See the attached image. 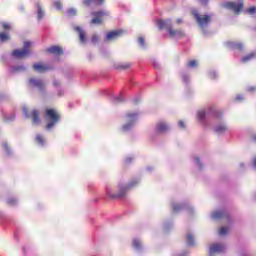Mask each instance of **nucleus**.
Listing matches in <instances>:
<instances>
[{
	"instance_id": "nucleus-1",
	"label": "nucleus",
	"mask_w": 256,
	"mask_h": 256,
	"mask_svg": "<svg viewBox=\"0 0 256 256\" xmlns=\"http://www.w3.org/2000/svg\"><path fill=\"white\" fill-rule=\"evenodd\" d=\"M157 25L159 29H166L172 39H183V37H185V32H183L181 29L173 28L171 19L158 20Z\"/></svg>"
},
{
	"instance_id": "nucleus-2",
	"label": "nucleus",
	"mask_w": 256,
	"mask_h": 256,
	"mask_svg": "<svg viewBox=\"0 0 256 256\" xmlns=\"http://www.w3.org/2000/svg\"><path fill=\"white\" fill-rule=\"evenodd\" d=\"M44 119L47 122L46 129L51 130L61 121V114H59L55 108H46L44 111Z\"/></svg>"
},
{
	"instance_id": "nucleus-3",
	"label": "nucleus",
	"mask_w": 256,
	"mask_h": 256,
	"mask_svg": "<svg viewBox=\"0 0 256 256\" xmlns=\"http://www.w3.org/2000/svg\"><path fill=\"white\" fill-rule=\"evenodd\" d=\"M138 183H139V180H132L127 186L119 185L118 193L111 192V188L107 187L106 193L108 197H110L111 199H124L125 195H127V191H129L131 187H135V185H137Z\"/></svg>"
},
{
	"instance_id": "nucleus-4",
	"label": "nucleus",
	"mask_w": 256,
	"mask_h": 256,
	"mask_svg": "<svg viewBox=\"0 0 256 256\" xmlns=\"http://www.w3.org/2000/svg\"><path fill=\"white\" fill-rule=\"evenodd\" d=\"M31 45H33L31 41H25L23 49L14 50L12 56H14L15 59H25V57H29V55H31Z\"/></svg>"
},
{
	"instance_id": "nucleus-5",
	"label": "nucleus",
	"mask_w": 256,
	"mask_h": 256,
	"mask_svg": "<svg viewBox=\"0 0 256 256\" xmlns=\"http://www.w3.org/2000/svg\"><path fill=\"white\" fill-rule=\"evenodd\" d=\"M193 17L195 18L201 29H205V27H208L209 23H211L212 21L211 15L199 14V12H193Z\"/></svg>"
},
{
	"instance_id": "nucleus-6",
	"label": "nucleus",
	"mask_w": 256,
	"mask_h": 256,
	"mask_svg": "<svg viewBox=\"0 0 256 256\" xmlns=\"http://www.w3.org/2000/svg\"><path fill=\"white\" fill-rule=\"evenodd\" d=\"M92 17H94L90 23L91 25H102L103 17H109V12L107 11H94L91 13Z\"/></svg>"
},
{
	"instance_id": "nucleus-7",
	"label": "nucleus",
	"mask_w": 256,
	"mask_h": 256,
	"mask_svg": "<svg viewBox=\"0 0 256 256\" xmlns=\"http://www.w3.org/2000/svg\"><path fill=\"white\" fill-rule=\"evenodd\" d=\"M225 7H227V9H231L232 11H234V13H236V15H239L241 11H243V7H244V2L243 0H238L237 2H227L225 4Z\"/></svg>"
},
{
	"instance_id": "nucleus-8",
	"label": "nucleus",
	"mask_w": 256,
	"mask_h": 256,
	"mask_svg": "<svg viewBox=\"0 0 256 256\" xmlns=\"http://www.w3.org/2000/svg\"><path fill=\"white\" fill-rule=\"evenodd\" d=\"M137 113H128L126 115L127 119H129V123L128 124H125L123 127H122V131H129V129H131V127H133V123H135V120L137 119Z\"/></svg>"
},
{
	"instance_id": "nucleus-9",
	"label": "nucleus",
	"mask_w": 256,
	"mask_h": 256,
	"mask_svg": "<svg viewBox=\"0 0 256 256\" xmlns=\"http://www.w3.org/2000/svg\"><path fill=\"white\" fill-rule=\"evenodd\" d=\"M49 55H63V48L60 46L54 45L46 48L45 50Z\"/></svg>"
},
{
	"instance_id": "nucleus-10",
	"label": "nucleus",
	"mask_w": 256,
	"mask_h": 256,
	"mask_svg": "<svg viewBox=\"0 0 256 256\" xmlns=\"http://www.w3.org/2000/svg\"><path fill=\"white\" fill-rule=\"evenodd\" d=\"M225 251V246L222 244H212L209 248V253L211 256L215 255L216 253H223Z\"/></svg>"
},
{
	"instance_id": "nucleus-11",
	"label": "nucleus",
	"mask_w": 256,
	"mask_h": 256,
	"mask_svg": "<svg viewBox=\"0 0 256 256\" xmlns=\"http://www.w3.org/2000/svg\"><path fill=\"white\" fill-rule=\"evenodd\" d=\"M125 33L123 30H114L107 33L106 39L108 41H114V39H119Z\"/></svg>"
},
{
	"instance_id": "nucleus-12",
	"label": "nucleus",
	"mask_w": 256,
	"mask_h": 256,
	"mask_svg": "<svg viewBox=\"0 0 256 256\" xmlns=\"http://www.w3.org/2000/svg\"><path fill=\"white\" fill-rule=\"evenodd\" d=\"M34 71H37L38 73H46V71H51V67L47 66L43 63H35L33 64Z\"/></svg>"
},
{
	"instance_id": "nucleus-13",
	"label": "nucleus",
	"mask_w": 256,
	"mask_h": 256,
	"mask_svg": "<svg viewBox=\"0 0 256 256\" xmlns=\"http://www.w3.org/2000/svg\"><path fill=\"white\" fill-rule=\"evenodd\" d=\"M29 83L30 85H33V87H37V89H39L40 91H43V89H45V82H43V80L30 78Z\"/></svg>"
},
{
	"instance_id": "nucleus-14",
	"label": "nucleus",
	"mask_w": 256,
	"mask_h": 256,
	"mask_svg": "<svg viewBox=\"0 0 256 256\" xmlns=\"http://www.w3.org/2000/svg\"><path fill=\"white\" fill-rule=\"evenodd\" d=\"M156 131L158 133H167L169 131V125L164 121H160L156 124Z\"/></svg>"
},
{
	"instance_id": "nucleus-15",
	"label": "nucleus",
	"mask_w": 256,
	"mask_h": 256,
	"mask_svg": "<svg viewBox=\"0 0 256 256\" xmlns=\"http://www.w3.org/2000/svg\"><path fill=\"white\" fill-rule=\"evenodd\" d=\"M74 30L79 33L80 43H85V41H87V34L85 33V31H83V29H81V27L79 26L74 27Z\"/></svg>"
},
{
	"instance_id": "nucleus-16",
	"label": "nucleus",
	"mask_w": 256,
	"mask_h": 256,
	"mask_svg": "<svg viewBox=\"0 0 256 256\" xmlns=\"http://www.w3.org/2000/svg\"><path fill=\"white\" fill-rule=\"evenodd\" d=\"M31 117H32V123L34 125H38V123L41 122V119L39 118V110H33L31 113Z\"/></svg>"
},
{
	"instance_id": "nucleus-17",
	"label": "nucleus",
	"mask_w": 256,
	"mask_h": 256,
	"mask_svg": "<svg viewBox=\"0 0 256 256\" xmlns=\"http://www.w3.org/2000/svg\"><path fill=\"white\" fill-rule=\"evenodd\" d=\"M224 217H227V212L225 211H215L212 213L213 219H224Z\"/></svg>"
},
{
	"instance_id": "nucleus-18",
	"label": "nucleus",
	"mask_w": 256,
	"mask_h": 256,
	"mask_svg": "<svg viewBox=\"0 0 256 256\" xmlns=\"http://www.w3.org/2000/svg\"><path fill=\"white\" fill-rule=\"evenodd\" d=\"M93 3H95V0H83L85 7H91ZM103 3H105V0H98V5H103Z\"/></svg>"
},
{
	"instance_id": "nucleus-19",
	"label": "nucleus",
	"mask_w": 256,
	"mask_h": 256,
	"mask_svg": "<svg viewBox=\"0 0 256 256\" xmlns=\"http://www.w3.org/2000/svg\"><path fill=\"white\" fill-rule=\"evenodd\" d=\"M38 7V11H37V17L39 19V21H41V19H43L45 13L43 12V8L41 7V4L37 3L36 4Z\"/></svg>"
},
{
	"instance_id": "nucleus-20",
	"label": "nucleus",
	"mask_w": 256,
	"mask_h": 256,
	"mask_svg": "<svg viewBox=\"0 0 256 256\" xmlns=\"http://www.w3.org/2000/svg\"><path fill=\"white\" fill-rule=\"evenodd\" d=\"M225 131H227V125L225 124H220L215 128L216 133H225Z\"/></svg>"
},
{
	"instance_id": "nucleus-21",
	"label": "nucleus",
	"mask_w": 256,
	"mask_h": 256,
	"mask_svg": "<svg viewBox=\"0 0 256 256\" xmlns=\"http://www.w3.org/2000/svg\"><path fill=\"white\" fill-rule=\"evenodd\" d=\"M230 47H232V49H237L238 51H242L243 50V44L239 43V42H232V43H230Z\"/></svg>"
},
{
	"instance_id": "nucleus-22",
	"label": "nucleus",
	"mask_w": 256,
	"mask_h": 256,
	"mask_svg": "<svg viewBox=\"0 0 256 256\" xmlns=\"http://www.w3.org/2000/svg\"><path fill=\"white\" fill-rule=\"evenodd\" d=\"M252 59H255V53H250L242 58V63H248V61H251Z\"/></svg>"
},
{
	"instance_id": "nucleus-23",
	"label": "nucleus",
	"mask_w": 256,
	"mask_h": 256,
	"mask_svg": "<svg viewBox=\"0 0 256 256\" xmlns=\"http://www.w3.org/2000/svg\"><path fill=\"white\" fill-rule=\"evenodd\" d=\"M35 141L38 143V145H45V138H43L41 134L36 135Z\"/></svg>"
},
{
	"instance_id": "nucleus-24",
	"label": "nucleus",
	"mask_w": 256,
	"mask_h": 256,
	"mask_svg": "<svg viewBox=\"0 0 256 256\" xmlns=\"http://www.w3.org/2000/svg\"><path fill=\"white\" fill-rule=\"evenodd\" d=\"M9 39H10L9 34L5 32H0V41L2 43H5V41H9Z\"/></svg>"
},
{
	"instance_id": "nucleus-25",
	"label": "nucleus",
	"mask_w": 256,
	"mask_h": 256,
	"mask_svg": "<svg viewBox=\"0 0 256 256\" xmlns=\"http://www.w3.org/2000/svg\"><path fill=\"white\" fill-rule=\"evenodd\" d=\"M187 243L190 247H193V245H195V238H193L192 234L187 235Z\"/></svg>"
},
{
	"instance_id": "nucleus-26",
	"label": "nucleus",
	"mask_w": 256,
	"mask_h": 256,
	"mask_svg": "<svg viewBox=\"0 0 256 256\" xmlns=\"http://www.w3.org/2000/svg\"><path fill=\"white\" fill-rule=\"evenodd\" d=\"M205 110H200L198 111L197 117L199 119V121H205Z\"/></svg>"
},
{
	"instance_id": "nucleus-27",
	"label": "nucleus",
	"mask_w": 256,
	"mask_h": 256,
	"mask_svg": "<svg viewBox=\"0 0 256 256\" xmlns=\"http://www.w3.org/2000/svg\"><path fill=\"white\" fill-rule=\"evenodd\" d=\"M172 207H173L174 213H177V212L181 211V209H183V206L181 204H173Z\"/></svg>"
},
{
	"instance_id": "nucleus-28",
	"label": "nucleus",
	"mask_w": 256,
	"mask_h": 256,
	"mask_svg": "<svg viewBox=\"0 0 256 256\" xmlns=\"http://www.w3.org/2000/svg\"><path fill=\"white\" fill-rule=\"evenodd\" d=\"M132 245H133L134 249H141V241H139L137 239L133 240Z\"/></svg>"
},
{
	"instance_id": "nucleus-29",
	"label": "nucleus",
	"mask_w": 256,
	"mask_h": 256,
	"mask_svg": "<svg viewBox=\"0 0 256 256\" xmlns=\"http://www.w3.org/2000/svg\"><path fill=\"white\" fill-rule=\"evenodd\" d=\"M246 13H248V15H255L256 13V7L255 6H252L250 8H247L246 9Z\"/></svg>"
},
{
	"instance_id": "nucleus-30",
	"label": "nucleus",
	"mask_w": 256,
	"mask_h": 256,
	"mask_svg": "<svg viewBox=\"0 0 256 256\" xmlns=\"http://www.w3.org/2000/svg\"><path fill=\"white\" fill-rule=\"evenodd\" d=\"M229 233V229L227 227H221L219 230V235H227Z\"/></svg>"
},
{
	"instance_id": "nucleus-31",
	"label": "nucleus",
	"mask_w": 256,
	"mask_h": 256,
	"mask_svg": "<svg viewBox=\"0 0 256 256\" xmlns=\"http://www.w3.org/2000/svg\"><path fill=\"white\" fill-rule=\"evenodd\" d=\"M188 67H190L191 69L197 67V60H190L188 62Z\"/></svg>"
},
{
	"instance_id": "nucleus-32",
	"label": "nucleus",
	"mask_w": 256,
	"mask_h": 256,
	"mask_svg": "<svg viewBox=\"0 0 256 256\" xmlns=\"http://www.w3.org/2000/svg\"><path fill=\"white\" fill-rule=\"evenodd\" d=\"M68 15H70V17L77 15V10H75L74 8L68 9Z\"/></svg>"
},
{
	"instance_id": "nucleus-33",
	"label": "nucleus",
	"mask_w": 256,
	"mask_h": 256,
	"mask_svg": "<svg viewBox=\"0 0 256 256\" xmlns=\"http://www.w3.org/2000/svg\"><path fill=\"white\" fill-rule=\"evenodd\" d=\"M131 67V63H125L118 66V69H129Z\"/></svg>"
},
{
	"instance_id": "nucleus-34",
	"label": "nucleus",
	"mask_w": 256,
	"mask_h": 256,
	"mask_svg": "<svg viewBox=\"0 0 256 256\" xmlns=\"http://www.w3.org/2000/svg\"><path fill=\"white\" fill-rule=\"evenodd\" d=\"M7 203H8V205L13 206V205H16V204H17V200H16L15 198H9V199L7 200Z\"/></svg>"
},
{
	"instance_id": "nucleus-35",
	"label": "nucleus",
	"mask_w": 256,
	"mask_h": 256,
	"mask_svg": "<svg viewBox=\"0 0 256 256\" xmlns=\"http://www.w3.org/2000/svg\"><path fill=\"white\" fill-rule=\"evenodd\" d=\"M2 27H3V29H4L5 31H10V29H11V25H9V23H7V22H4V23L2 24Z\"/></svg>"
},
{
	"instance_id": "nucleus-36",
	"label": "nucleus",
	"mask_w": 256,
	"mask_h": 256,
	"mask_svg": "<svg viewBox=\"0 0 256 256\" xmlns=\"http://www.w3.org/2000/svg\"><path fill=\"white\" fill-rule=\"evenodd\" d=\"M138 43L141 45V47H145V38L144 37H139L138 38Z\"/></svg>"
},
{
	"instance_id": "nucleus-37",
	"label": "nucleus",
	"mask_w": 256,
	"mask_h": 256,
	"mask_svg": "<svg viewBox=\"0 0 256 256\" xmlns=\"http://www.w3.org/2000/svg\"><path fill=\"white\" fill-rule=\"evenodd\" d=\"M2 147L6 151V153H9L10 149H9V144H7V142H4L2 144Z\"/></svg>"
},
{
	"instance_id": "nucleus-38",
	"label": "nucleus",
	"mask_w": 256,
	"mask_h": 256,
	"mask_svg": "<svg viewBox=\"0 0 256 256\" xmlns=\"http://www.w3.org/2000/svg\"><path fill=\"white\" fill-rule=\"evenodd\" d=\"M182 80H183V83H189V75L187 74L182 75Z\"/></svg>"
},
{
	"instance_id": "nucleus-39",
	"label": "nucleus",
	"mask_w": 256,
	"mask_h": 256,
	"mask_svg": "<svg viewBox=\"0 0 256 256\" xmlns=\"http://www.w3.org/2000/svg\"><path fill=\"white\" fill-rule=\"evenodd\" d=\"M123 102V98L121 96H118L114 99V103H121Z\"/></svg>"
},
{
	"instance_id": "nucleus-40",
	"label": "nucleus",
	"mask_w": 256,
	"mask_h": 256,
	"mask_svg": "<svg viewBox=\"0 0 256 256\" xmlns=\"http://www.w3.org/2000/svg\"><path fill=\"white\" fill-rule=\"evenodd\" d=\"M91 41H92V43H97V41H99V36H97V35L92 36Z\"/></svg>"
},
{
	"instance_id": "nucleus-41",
	"label": "nucleus",
	"mask_w": 256,
	"mask_h": 256,
	"mask_svg": "<svg viewBox=\"0 0 256 256\" xmlns=\"http://www.w3.org/2000/svg\"><path fill=\"white\" fill-rule=\"evenodd\" d=\"M54 6L56 7V9H61V7H62V5H61V2H59V1H56L55 3H54Z\"/></svg>"
},
{
	"instance_id": "nucleus-42",
	"label": "nucleus",
	"mask_w": 256,
	"mask_h": 256,
	"mask_svg": "<svg viewBox=\"0 0 256 256\" xmlns=\"http://www.w3.org/2000/svg\"><path fill=\"white\" fill-rule=\"evenodd\" d=\"M198 3H200V5H207L208 0H198Z\"/></svg>"
},
{
	"instance_id": "nucleus-43",
	"label": "nucleus",
	"mask_w": 256,
	"mask_h": 256,
	"mask_svg": "<svg viewBox=\"0 0 256 256\" xmlns=\"http://www.w3.org/2000/svg\"><path fill=\"white\" fill-rule=\"evenodd\" d=\"M179 127H181V129H185V123L183 121H179Z\"/></svg>"
},
{
	"instance_id": "nucleus-44",
	"label": "nucleus",
	"mask_w": 256,
	"mask_h": 256,
	"mask_svg": "<svg viewBox=\"0 0 256 256\" xmlns=\"http://www.w3.org/2000/svg\"><path fill=\"white\" fill-rule=\"evenodd\" d=\"M176 23H177L178 25H180L181 23H183V19L178 18V19L176 20Z\"/></svg>"
},
{
	"instance_id": "nucleus-45",
	"label": "nucleus",
	"mask_w": 256,
	"mask_h": 256,
	"mask_svg": "<svg viewBox=\"0 0 256 256\" xmlns=\"http://www.w3.org/2000/svg\"><path fill=\"white\" fill-rule=\"evenodd\" d=\"M253 165H254V167H255V169H256V157H255L254 160H253Z\"/></svg>"
},
{
	"instance_id": "nucleus-46",
	"label": "nucleus",
	"mask_w": 256,
	"mask_h": 256,
	"mask_svg": "<svg viewBox=\"0 0 256 256\" xmlns=\"http://www.w3.org/2000/svg\"><path fill=\"white\" fill-rule=\"evenodd\" d=\"M253 139L256 141V134L253 136Z\"/></svg>"
},
{
	"instance_id": "nucleus-47",
	"label": "nucleus",
	"mask_w": 256,
	"mask_h": 256,
	"mask_svg": "<svg viewBox=\"0 0 256 256\" xmlns=\"http://www.w3.org/2000/svg\"><path fill=\"white\" fill-rule=\"evenodd\" d=\"M196 163H199V158H196Z\"/></svg>"
}]
</instances>
